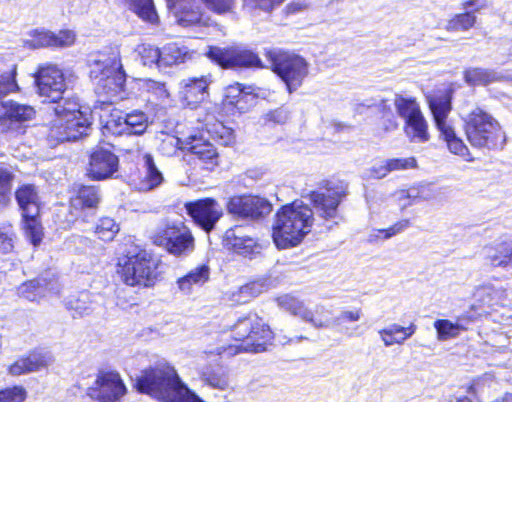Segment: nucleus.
<instances>
[{
    "label": "nucleus",
    "mask_w": 512,
    "mask_h": 512,
    "mask_svg": "<svg viewBox=\"0 0 512 512\" xmlns=\"http://www.w3.org/2000/svg\"><path fill=\"white\" fill-rule=\"evenodd\" d=\"M137 392L158 401H201L167 362L145 368L133 379Z\"/></svg>",
    "instance_id": "nucleus-1"
},
{
    "label": "nucleus",
    "mask_w": 512,
    "mask_h": 512,
    "mask_svg": "<svg viewBox=\"0 0 512 512\" xmlns=\"http://www.w3.org/2000/svg\"><path fill=\"white\" fill-rule=\"evenodd\" d=\"M313 210L302 202L283 206L273 224V241L277 248L288 249L299 245L311 231Z\"/></svg>",
    "instance_id": "nucleus-2"
},
{
    "label": "nucleus",
    "mask_w": 512,
    "mask_h": 512,
    "mask_svg": "<svg viewBox=\"0 0 512 512\" xmlns=\"http://www.w3.org/2000/svg\"><path fill=\"white\" fill-rule=\"evenodd\" d=\"M463 120L467 140L473 147L503 149L506 134L499 122L488 112L477 106L467 113Z\"/></svg>",
    "instance_id": "nucleus-3"
},
{
    "label": "nucleus",
    "mask_w": 512,
    "mask_h": 512,
    "mask_svg": "<svg viewBox=\"0 0 512 512\" xmlns=\"http://www.w3.org/2000/svg\"><path fill=\"white\" fill-rule=\"evenodd\" d=\"M91 75L99 78L97 89H103L108 100L117 97L126 82L120 51L117 47L109 48L108 52H100L92 61Z\"/></svg>",
    "instance_id": "nucleus-4"
},
{
    "label": "nucleus",
    "mask_w": 512,
    "mask_h": 512,
    "mask_svg": "<svg viewBox=\"0 0 512 512\" xmlns=\"http://www.w3.org/2000/svg\"><path fill=\"white\" fill-rule=\"evenodd\" d=\"M265 56L272 70L286 84L289 93L302 85L308 75V63L303 57L277 48L267 49Z\"/></svg>",
    "instance_id": "nucleus-5"
},
{
    "label": "nucleus",
    "mask_w": 512,
    "mask_h": 512,
    "mask_svg": "<svg viewBox=\"0 0 512 512\" xmlns=\"http://www.w3.org/2000/svg\"><path fill=\"white\" fill-rule=\"evenodd\" d=\"M157 263L151 253L140 250L119 260L117 273L129 286H152L156 280Z\"/></svg>",
    "instance_id": "nucleus-6"
},
{
    "label": "nucleus",
    "mask_w": 512,
    "mask_h": 512,
    "mask_svg": "<svg viewBox=\"0 0 512 512\" xmlns=\"http://www.w3.org/2000/svg\"><path fill=\"white\" fill-rule=\"evenodd\" d=\"M75 75L64 71L54 64L39 67L35 75L37 91L43 101L58 102L70 86L74 84Z\"/></svg>",
    "instance_id": "nucleus-7"
},
{
    "label": "nucleus",
    "mask_w": 512,
    "mask_h": 512,
    "mask_svg": "<svg viewBox=\"0 0 512 512\" xmlns=\"http://www.w3.org/2000/svg\"><path fill=\"white\" fill-rule=\"evenodd\" d=\"M346 195L347 185L341 181L328 182L323 188L312 191L308 195L314 208L313 213L315 212L328 223V229L338 224L340 219L338 207Z\"/></svg>",
    "instance_id": "nucleus-8"
},
{
    "label": "nucleus",
    "mask_w": 512,
    "mask_h": 512,
    "mask_svg": "<svg viewBox=\"0 0 512 512\" xmlns=\"http://www.w3.org/2000/svg\"><path fill=\"white\" fill-rule=\"evenodd\" d=\"M205 55L224 69L263 67L256 53L239 46H209Z\"/></svg>",
    "instance_id": "nucleus-9"
},
{
    "label": "nucleus",
    "mask_w": 512,
    "mask_h": 512,
    "mask_svg": "<svg viewBox=\"0 0 512 512\" xmlns=\"http://www.w3.org/2000/svg\"><path fill=\"white\" fill-rule=\"evenodd\" d=\"M153 241L175 256L188 255L195 247L190 229L182 222L167 224L159 229L153 236Z\"/></svg>",
    "instance_id": "nucleus-10"
},
{
    "label": "nucleus",
    "mask_w": 512,
    "mask_h": 512,
    "mask_svg": "<svg viewBox=\"0 0 512 512\" xmlns=\"http://www.w3.org/2000/svg\"><path fill=\"white\" fill-rule=\"evenodd\" d=\"M227 212L239 219L256 221L272 211V204L263 197L244 194L229 198L226 204Z\"/></svg>",
    "instance_id": "nucleus-11"
},
{
    "label": "nucleus",
    "mask_w": 512,
    "mask_h": 512,
    "mask_svg": "<svg viewBox=\"0 0 512 512\" xmlns=\"http://www.w3.org/2000/svg\"><path fill=\"white\" fill-rule=\"evenodd\" d=\"M163 148L169 146L176 151L177 149L189 151L199 160H201L207 168H212L218 164V152L213 144L205 140L202 136L190 135L185 139L178 137H167L163 140Z\"/></svg>",
    "instance_id": "nucleus-12"
},
{
    "label": "nucleus",
    "mask_w": 512,
    "mask_h": 512,
    "mask_svg": "<svg viewBox=\"0 0 512 512\" xmlns=\"http://www.w3.org/2000/svg\"><path fill=\"white\" fill-rule=\"evenodd\" d=\"M126 393V385L116 371H99L94 384L87 389V396L97 401H119Z\"/></svg>",
    "instance_id": "nucleus-13"
},
{
    "label": "nucleus",
    "mask_w": 512,
    "mask_h": 512,
    "mask_svg": "<svg viewBox=\"0 0 512 512\" xmlns=\"http://www.w3.org/2000/svg\"><path fill=\"white\" fill-rule=\"evenodd\" d=\"M185 209L193 221L205 232L212 231L223 215L221 205L212 198L187 202Z\"/></svg>",
    "instance_id": "nucleus-14"
},
{
    "label": "nucleus",
    "mask_w": 512,
    "mask_h": 512,
    "mask_svg": "<svg viewBox=\"0 0 512 512\" xmlns=\"http://www.w3.org/2000/svg\"><path fill=\"white\" fill-rule=\"evenodd\" d=\"M148 116L142 111H133L124 116L112 115L106 122L105 129L114 135H141L148 127Z\"/></svg>",
    "instance_id": "nucleus-15"
},
{
    "label": "nucleus",
    "mask_w": 512,
    "mask_h": 512,
    "mask_svg": "<svg viewBox=\"0 0 512 512\" xmlns=\"http://www.w3.org/2000/svg\"><path fill=\"white\" fill-rule=\"evenodd\" d=\"M53 362L50 352L43 349H35L26 356L17 359L8 367V373L12 376L38 372L47 368Z\"/></svg>",
    "instance_id": "nucleus-16"
},
{
    "label": "nucleus",
    "mask_w": 512,
    "mask_h": 512,
    "mask_svg": "<svg viewBox=\"0 0 512 512\" xmlns=\"http://www.w3.org/2000/svg\"><path fill=\"white\" fill-rule=\"evenodd\" d=\"M89 175L95 180L112 177L118 170V157L108 149L97 148L90 156Z\"/></svg>",
    "instance_id": "nucleus-17"
},
{
    "label": "nucleus",
    "mask_w": 512,
    "mask_h": 512,
    "mask_svg": "<svg viewBox=\"0 0 512 512\" xmlns=\"http://www.w3.org/2000/svg\"><path fill=\"white\" fill-rule=\"evenodd\" d=\"M35 116V109L26 104L14 101H1L0 103V132L10 128L12 122L30 121Z\"/></svg>",
    "instance_id": "nucleus-18"
},
{
    "label": "nucleus",
    "mask_w": 512,
    "mask_h": 512,
    "mask_svg": "<svg viewBox=\"0 0 512 512\" xmlns=\"http://www.w3.org/2000/svg\"><path fill=\"white\" fill-rule=\"evenodd\" d=\"M223 245L242 256H251L259 253L260 245L257 241L245 235L240 227L228 229L223 237Z\"/></svg>",
    "instance_id": "nucleus-19"
},
{
    "label": "nucleus",
    "mask_w": 512,
    "mask_h": 512,
    "mask_svg": "<svg viewBox=\"0 0 512 512\" xmlns=\"http://www.w3.org/2000/svg\"><path fill=\"white\" fill-rule=\"evenodd\" d=\"M273 338L272 331L264 321L257 316V321H254L253 329L245 343L235 346V353L239 352H261L266 350Z\"/></svg>",
    "instance_id": "nucleus-20"
},
{
    "label": "nucleus",
    "mask_w": 512,
    "mask_h": 512,
    "mask_svg": "<svg viewBox=\"0 0 512 512\" xmlns=\"http://www.w3.org/2000/svg\"><path fill=\"white\" fill-rule=\"evenodd\" d=\"M209 84L210 81L205 76L183 80L180 89L181 100L191 108L196 107L208 97Z\"/></svg>",
    "instance_id": "nucleus-21"
},
{
    "label": "nucleus",
    "mask_w": 512,
    "mask_h": 512,
    "mask_svg": "<svg viewBox=\"0 0 512 512\" xmlns=\"http://www.w3.org/2000/svg\"><path fill=\"white\" fill-rule=\"evenodd\" d=\"M485 258L494 267L512 268V237H504L485 247Z\"/></svg>",
    "instance_id": "nucleus-22"
},
{
    "label": "nucleus",
    "mask_w": 512,
    "mask_h": 512,
    "mask_svg": "<svg viewBox=\"0 0 512 512\" xmlns=\"http://www.w3.org/2000/svg\"><path fill=\"white\" fill-rule=\"evenodd\" d=\"M167 6L175 14L177 22L184 27L200 22L201 14L195 0H167Z\"/></svg>",
    "instance_id": "nucleus-23"
},
{
    "label": "nucleus",
    "mask_w": 512,
    "mask_h": 512,
    "mask_svg": "<svg viewBox=\"0 0 512 512\" xmlns=\"http://www.w3.org/2000/svg\"><path fill=\"white\" fill-rule=\"evenodd\" d=\"M60 126L63 128L61 135L62 141H75L84 135H87V131L90 128V113L84 112L78 114V116L65 118L59 120Z\"/></svg>",
    "instance_id": "nucleus-24"
},
{
    "label": "nucleus",
    "mask_w": 512,
    "mask_h": 512,
    "mask_svg": "<svg viewBox=\"0 0 512 512\" xmlns=\"http://www.w3.org/2000/svg\"><path fill=\"white\" fill-rule=\"evenodd\" d=\"M15 198L23 217H37L39 214V196L32 184H24L15 191Z\"/></svg>",
    "instance_id": "nucleus-25"
},
{
    "label": "nucleus",
    "mask_w": 512,
    "mask_h": 512,
    "mask_svg": "<svg viewBox=\"0 0 512 512\" xmlns=\"http://www.w3.org/2000/svg\"><path fill=\"white\" fill-rule=\"evenodd\" d=\"M428 104L437 129L440 131L450 127L451 125L446 121V118L451 111V96L449 92L445 91L428 97Z\"/></svg>",
    "instance_id": "nucleus-26"
},
{
    "label": "nucleus",
    "mask_w": 512,
    "mask_h": 512,
    "mask_svg": "<svg viewBox=\"0 0 512 512\" xmlns=\"http://www.w3.org/2000/svg\"><path fill=\"white\" fill-rule=\"evenodd\" d=\"M278 305L295 316L312 323L315 327H327L328 321L315 319L313 313L304 307L303 303L296 297L285 294L277 298Z\"/></svg>",
    "instance_id": "nucleus-27"
},
{
    "label": "nucleus",
    "mask_w": 512,
    "mask_h": 512,
    "mask_svg": "<svg viewBox=\"0 0 512 512\" xmlns=\"http://www.w3.org/2000/svg\"><path fill=\"white\" fill-rule=\"evenodd\" d=\"M142 174L140 189L144 191L158 187L164 180L162 172L158 169L152 155L149 153L142 155Z\"/></svg>",
    "instance_id": "nucleus-28"
},
{
    "label": "nucleus",
    "mask_w": 512,
    "mask_h": 512,
    "mask_svg": "<svg viewBox=\"0 0 512 512\" xmlns=\"http://www.w3.org/2000/svg\"><path fill=\"white\" fill-rule=\"evenodd\" d=\"M416 331V325L411 323L408 327H403L398 324H390L389 326L378 331L381 340L386 347L394 344H403L410 338Z\"/></svg>",
    "instance_id": "nucleus-29"
},
{
    "label": "nucleus",
    "mask_w": 512,
    "mask_h": 512,
    "mask_svg": "<svg viewBox=\"0 0 512 512\" xmlns=\"http://www.w3.org/2000/svg\"><path fill=\"white\" fill-rule=\"evenodd\" d=\"M199 121L203 123L202 129H205L214 140H219L222 145H229L234 141L233 130L215 120L213 115L207 114L204 119H199Z\"/></svg>",
    "instance_id": "nucleus-30"
},
{
    "label": "nucleus",
    "mask_w": 512,
    "mask_h": 512,
    "mask_svg": "<svg viewBox=\"0 0 512 512\" xmlns=\"http://www.w3.org/2000/svg\"><path fill=\"white\" fill-rule=\"evenodd\" d=\"M191 55L187 47L169 43L161 49V69L185 63Z\"/></svg>",
    "instance_id": "nucleus-31"
},
{
    "label": "nucleus",
    "mask_w": 512,
    "mask_h": 512,
    "mask_svg": "<svg viewBox=\"0 0 512 512\" xmlns=\"http://www.w3.org/2000/svg\"><path fill=\"white\" fill-rule=\"evenodd\" d=\"M404 132L411 142L425 143L430 139L428 123L423 113L405 121Z\"/></svg>",
    "instance_id": "nucleus-32"
},
{
    "label": "nucleus",
    "mask_w": 512,
    "mask_h": 512,
    "mask_svg": "<svg viewBox=\"0 0 512 512\" xmlns=\"http://www.w3.org/2000/svg\"><path fill=\"white\" fill-rule=\"evenodd\" d=\"M101 201L99 190L95 186H82L70 200L72 209L96 208Z\"/></svg>",
    "instance_id": "nucleus-33"
},
{
    "label": "nucleus",
    "mask_w": 512,
    "mask_h": 512,
    "mask_svg": "<svg viewBox=\"0 0 512 512\" xmlns=\"http://www.w3.org/2000/svg\"><path fill=\"white\" fill-rule=\"evenodd\" d=\"M210 268L208 265H201L191 270L187 275L178 279V287L184 293H190L194 285H203L208 281Z\"/></svg>",
    "instance_id": "nucleus-34"
},
{
    "label": "nucleus",
    "mask_w": 512,
    "mask_h": 512,
    "mask_svg": "<svg viewBox=\"0 0 512 512\" xmlns=\"http://www.w3.org/2000/svg\"><path fill=\"white\" fill-rule=\"evenodd\" d=\"M499 78V74L491 69L475 67L464 71L465 82L471 86H485L498 81Z\"/></svg>",
    "instance_id": "nucleus-35"
},
{
    "label": "nucleus",
    "mask_w": 512,
    "mask_h": 512,
    "mask_svg": "<svg viewBox=\"0 0 512 512\" xmlns=\"http://www.w3.org/2000/svg\"><path fill=\"white\" fill-rule=\"evenodd\" d=\"M440 135L447 143L449 151L455 155H458L465 160L471 161L472 157L468 147L465 145L463 140L457 137L455 130L452 126L440 130Z\"/></svg>",
    "instance_id": "nucleus-36"
},
{
    "label": "nucleus",
    "mask_w": 512,
    "mask_h": 512,
    "mask_svg": "<svg viewBox=\"0 0 512 512\" xmlns=\"http://www.w3.org/2000/svg\"><path fill=\"white\" fill-rule=\"evenodd\" d=\"M53 103L56 104L54 107V112L59 117V120L78 116L80 113L89 112L88 108L83 109V107L79 104L78 98L74 96L64 97L63 95L62 99Z\"/></svg>",
    "instance_id": "nucleus-37"
},
{
    "label": "nucleus",
    "mask_w": 512,
    "mask_h": 512,
    "mask_svg": "<svg viewBox=\"0 0 512 512\" xmlns=\"http://www.w3.org/2000/svg\"><path fill=\"white\" fill-rule=\"evenodd\" d=\"M66 307L74 318L90 314L93 311L91 294L88 291L80 292L77 297H71L66 301Z\"/></svg>",
    "instance_id": "nucleus-38"
},
{
    "label": "nucleus",
    "mask_w": 512,
    "mask_h": 512,
    "mask_svg": "<svg viewBox=\"0 0 512 512\" xmlns=\"http://www.w3.org/2000/svg\"><path fill=\"white\" fill-rule=\"evenodd\" d=\"M142 88L149 94L148 101L155 105L165 104L169 98V92L163 82L146 79L143 81Z\"/></svg>",
    "instance_id": "nucleus-39"
},
{
    "label": "nucleus",
    "mask_w": 512,
    "mask_h": 512,
    "mask_svg": "<svg viewBox=\"0 0 512 512\" xmlns=\"http://www.w3.org/2000/svg\"><path fill=\"white\" fill-rule=\"evenodd\" d=\"M201 379L213 388L224 390L228 387V376L221 366L205 368L201 373Z\"/></svg>",
    "instance_id": "nucleus-40"
},
{
    "label": "nucleus",
    "mask_w": 512,
    "mask_h": 512,
    "mask_svg": "<svg viewBox=\"0 0 512 512\" xmlns=\"http://www.w3.org/2000/svg\"><path fill=\"white\" fill-rule=\"evenodd\" d=\"M434 328L437 332V338L440 341L456 338L461 330H465V326L462 324V318L453 323L450 320L439 319L434 322Z\"/></svg>",
    "instance_id": "nucleus-41"
},
{
    "label": "nucleus",
    "mask_w": 512,
    "mask_h": 512,
    "mask_svg": "<svg viewBox=\"0 0 512 512\" xmlns=\"http://www.w3.org/2000/svg\"><path fill=\"white\" fill-rule=\"evenodd\" d=\"M394 105L398 115L405 121L422 114L419 104L414 98L396 95Z\"/></svg>",
    "instance_id": "nucleus-42"
},
{
    "label": "nucleus",
    "mask_w": 512,
    "mask_h": 512,
    "mask_svg": "<svg viewBox=\"0 0 512 512\" xmlns=\"http://www.w3.org/2000/svg\"><path fill=\"white\" fill-rule=\"evenodd\" d=\"M14 178L15 174L11 169L0 165V209L7 207L11 202Z\"/></svg>",
    "instance_id": "nucleus-43"
},
{
    "label": "nucleus",
    "mask_w": 512,
    "mask_h": 512,
    "mask_svg": "<svg viewBox=\"0 0 512 512\" xmlns=\"http://www.w3.org/2000/svg\"><path fill=\"white\" fill-rule=\"evenodd\" d=\"M46 291V283L44 279H33L21 284L18 289V295L29 301H36L43 297Z\"/></svg>",
    "instance_id": "nucleus-44"
},
{
    "label": "nucleus",
    "mask_w": 512,
    "mask_h": 512,
    "mask_svg": "<svg viewBox=\"0 0 512 512\" xmlns=\"http://www.w3.org/2000/svg\"><path fill=\"white\" fill-rule=\"evenodd\" d=\"M120 231L119 224L111 217H101L96 226L95 234L102 241H112Z\"/></svg>",
    "instance_id": "nucleus-45"
},
{
    "label": "nucleus",
    "mask_w": 512,
    "mask_h": 512,
    "mask_svg": "<svg viewBox=\"0 0 512 512\" xmlns=\"http://www.w3.org/2000/svg\"><path fill=\"white\" fill-rule=\"evenodd\" d=\"M254 321H257L256 314H249L245 317L239 318L237 322L232 326V337L236 341L240 342V344L245 343V340H248L249 335L253 329Z\"/></svg>",
    "instance_id": "nucleus-46"
},
{
    "label": "nucleus",
    "mask_w": 512,
    "mask_h": 512,
    "mask_svg": "<svg viewBox=\"0 0 512 512\" xmlns=\"http://www.w3.org/2000/svg\"><path fill=\"white\" fill-rule=\"evenodd\" d=\"M136 52L144 66H156L161 69V49L149 44H141L136 48Z\"/></svg>",
    "instance_id": "nucleus-47"
},
{
    "label": "nucleus",
    "mask_w": 512,
    "mask_h": 512,
    "mask_svg": "<svg viewBox=\"0 0 512 512\" xmlns=\"http://www.w3.org/2000/svg\"><path fill=\"white\" fill-rule=\"evenodd\" d=\"M246 95H254L256 97H264L265 91L261 88H257L254 86H243L242 84L236 83L234 85H230L226 89V97L230 100V103L238 104L239 99L243 98Z\"/></svg>",
    "instance_id": "nucleus-48"
},
{
    "label": "nucleus",
    "mask_w": 512,
    "mask_h": 512,
    "mask_svg": "<svg viewBox=\"0 0 512 512\" xmlns=\"http://www.w3.org/2000/svg\"><path fill=\"white\" fill-rule=\"evenodd\" d=\"M261 293L260 285L249 283L231 292L230 300L236 304H244Z\"/></svg>",
    "instance_id": "nucleus-49"
},
{
    "label": "nucleus",
    "mask_w": 512,
    "mask_h": 512,
    "mask_svg": "<svg viewBox=\"0 0 512 512\" xmlns=\"http://www.w3.org/2000/svg\"><path fill=\"white\" fill-rule=\"evenodd\" d=\"M476 17L473 13L466 11L455 15L446 25L448 31H466L474 26Z\"/></svg>",
    "instance_id": "nucleus-50"
},
{
    "label": "nucleus",
    "mask_w": 512,
    "mask_h": 512,
    "mask_svg": "<svg viewBox=\"0 0 512 512\" xmlns=\"http://www.w3.org/2000/svg\"><path fill=\"white\" fill-rule=\"evenodd\" d=\"M134 7L135 12L140 18L149 22L155 23L158 20V15L155 11L153 0H129Z\"/></svg>",
    "instance_id": "nucleus-51"
},
{
    "label": "nucleus",
    "mask_w": 512,
    "mask_h": 512,
    "mask_svg": "<svg viewBox=\"0 0 512 512\" xmlns=\"http://www.w3.org/2000/svg\"><path fill=\"white\" fill-rule=\"evenodd\" d=\"M25 225L24 231L27 239L34 245L37 246L42 241V227L37 221L36 217H24Z\"/></svg>",
    "instance_id": "nucleus-52"
},
{
    "label": "nucleus",
    "mask_w": 512,
    "mask_h": 512,
    "mask_svg": "<svg viewBox=\"0 0 512 512\" xmlns=\"http://www.w3.org/2000/svg\"><path fill=\"white\" fill-rule=\"evenodd\" d=\"M291 118V111L286 106L270 110L262 116L264 124L283 125Z\"/></svg>",
    "instance_id": "nucleus-53"
},
{
    "label": "nucleus",
    "mask_w": 512,
    "mask_h": 512,
    "mask_svg": "<svg viewBox=\"0 0 512 512\" xmlns=\"http://www.w3.org/2000/svg\"><path fill=\"white\" fill-rule=\"evenodd\" d=\"M284 1L285 0H242L244 9L250 11L260 10L265 13H271Z\"/></svg>",
    "instance_id": "nucleus-54"
},
{
    "label": "nucleus",
    "mask_w": 512,
    "mask_h": 512,
    "mask_svg": "<svg viewBox=\"0 0 512 512\" xmlns=\"http://www.w3.org/2000/svg\"><path fill=\"white\" fill-rule=\"evenodd\" d=\"M54 33L49 31H35L32 39L28 40L27 43L32 48L40 47H53Z\"/></svg>",
    "instance_id": "nucleus-55"
},
{
    "label": "nucleus",
    "mask_w": 512,
    "mask_h": 512,
    "mask_svg": "<svg viewBox=\"0 0 512 512\" xmlns=\"http://www.w3.org/2000/svg\"><path fill=\"white\" fill-rule=\"evenodd\" d=\"M27 392L22 386H13L0 390V401H24Z\"/></svg>",
    "instance_id": "nucleus-56"
},
{
    "label": "nucleus",
    "mask_w": 512,
    "mask_h": 512,
    "mask_svg": "<svg viewBox=\"0 0 512 512\" xmlns=\"http://www.w3.org/2000/svg\"><path fill=\"white\" fill-rule=\"evenodd\" d=\"M387 167L390 172L413 169L417 167V160L414 157L387 159Z\"/></svg>",
    "instance_id": "nucleus-57"
},
{
    "label": "nucleus",
    "mask_w": 512,
    "mask_h": 512,
    "mask_svg": "<svg viewBox=\"0 0 512 512\" xmlns=\"http://www.w3.org/2000/svg\"><path fill=\"white\" fill-rule=\"evenodd\" d=\"M75 33L70 30L54 33L53 47H67L74 43Z\"/></svg>",
    "instance_id": "nucleus-58"
},
{
    "label": "nucleus",
    "mask_w": 512,
    "mask_h": 512,
    "mask_svg": "<svg viewBox=\"0 0 512 512\" xmlns=\"http://www.w3.org/2000/svg\"><path fill=\"white\" fill-rule=\"evenodd\" d=\"M205 5L212 11L222 14L231 10L234 0H203Z\"/></svg>",
    "instance_id": "nucleus-59"
},
{
    "label": "nucleus",
    "mask_w": 512,
    "mask_h": 512,
    "mask_svg": "<svg viewBox=\"0 0 512 512\" xmlns=\"http://www.w3.org/2000/svg\"><path fill=\"white\" fill-rule=\"evenodd\" d=\"M428 188L427 185H421L420 188H410L408 190H401L397 192V197L399 200L403 199H417L422 198L424 200H428L429 197L423 195L424 190Z\"/></svg>",
    "instance_id": "nucleus-60"
},
{
    "label": "nucleus",
    "mask_w": 512,
    "mask_h": 512,
    "mask_svg": "<svg viewBox=\"0 0 512 512\" xmlns=\"http://www.w3.org/2000/svg\"><path fill=\"white\" fill-rule=\"evenodd\" d=\"M478 293H480L483 297L487 299H483V302L488 307H493L495 305L500 304V302L496 299L502 292L493 287H483Z\"/></svg>",
    "instance_id": "nucleus-61"
},
{
    "label": "nucleus",
    "mask_w": 512,
    "mask_h": 512,
    "mask_svg": "<svg viewBox=\"0 0 512 512\" xmlns=\"http://www.w3.org/2000/svg\"><path fill=\"white\" fill-rule=\"evenodd\" d=\"M361 317V311L359 309L357 310H354V311H343L341 312L334 320L333 322H330L329 320L328 323L330 325H340L341 323L343 322H355V321H358Z\"/></svg>",
    "instance_id": "nucleus-62"
},
{
    "label": "nucleus",
    "mask_w": 512,
    "mask_h": 512,
    "mask_svg": "<svg viewBox=\"0 0 512 512\" xmlns=\"http://www.w3.org/2000/svg\"><path fill=\"white\" fill-rule=\"evenodd\" d=\"M410 226V221L408 219H403L398 222H396L394 225L387 229L380 230V233L384 234V238L388 239L392 236H395L404 230H406Z\"/></svg>",
    "instance_id": "nucleus-63"
},
{
    "label": "nucleus",
    "mask_w": 512,
    "mask_h": 512,
    "mask_svg": "<svg viewBox=\"0 0 512 512\" xmlns=\"http://www.w3.org/2000/svg\"><path fill=\"white\" fill-rule=\"evenodd\" d=\"M12 233L0 229V255L7 254L13 249Z\"/></svg>",
    "instance_id": "nucleus-64"
}]
</instances>
